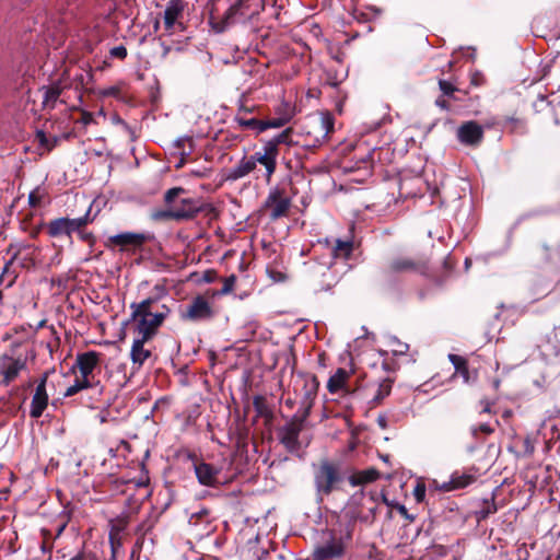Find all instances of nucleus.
Returning a JSON list of instances; mask_svg holds the SVG:
<instances>
[{"label": "nucleus", "instance_id": "24", "mask_svg": "<svg viewBox=\"0 0 560 560\" xmlns=\"http://www.w3.org/2000/svg\"><path fill=\"white\" fill-rule=\"evenodd\" d=\"M380 477V472L374 468L358 471L350 476L349 482L352 486H361L375 481Z\"/></svg>", "mask_w": 560, "mask_h": 560}, {"label": "nucleus", "instance_id": "3", "mask_svg": "<svg viewBox=\"0 0 560 560\" xmlns=\"http://www.w3.org/2000/svg\"><path fill=\"white\" fill-rule=\"evenodd\" d=\"M319 383L315 375L299 374L294 380V393L300 398V408L296 413L308 418L317 396Z\"/></svg>", "mask_w": 560, "mask_h": 560}, {"label": "nucleus", "instance_id": "46", "mask_svg": "<svg viewBox=\"0 0 560 560\" xmlns=\"http://www.w3.org/2000/svg\"><path fill=\"white\" fill-rule=\"evenodd\" d=\"M397 510L400 513L401 516H404L407 520L412 521L413 518L408 514V511L405 505L398 504Z\"/></svg>", "mask_w": 560, "mask_h": 560}, {"label": "nucleus", "instance_id": "4", "mask_svg": "<svg viewBox=\"0 0 560 560\" xmlns=\"http://www.w3.org/2000/svg\"><path fill=\"white\" fill-rule=\"evenodd\" d=\"M341 480L342 476L338 463L323 459L314 468V482L319 494H330Z\"/></svg>", "mask_w": 560, "mask_h": 560}, {"label": "nucleus", "instance_id": "55", "mask_svg": "<svg viewBox=\"0 0 560 560\" xmlns=\"http://www.w3.org/2000/svg\"><path fill=\"white\" fill-rule=\"evenodd\" d=\"M285 404L289 405V406L293 405L292 400H290V399H288Z\"/></svg>", "mask_w": 560, "mask_h": 560}, {"label": "nucleus", "instance_id": "51", "mask_svg": "<svg viewBox=\"0 0 560 560\" xmlns=\"http://www.w3.org/2000/svg\"><path fill=\"white\" fill-rule=\"evenodd\" d=\"M47 378H48V373H45L36 387L46 388Z\"/></svg>", "mask_w": 560, "mask_h": 560}, {"label": "nucleus", "instance_id": "47", "mask_svg": "<svg viewBox=\"0 0 560 560\" xmlns=\"http://www.w3.org/2000/svg\"><path fill=\"white\" fill-rule=\"evenodd\" d=\"M408 350V345L406 343H401V342H397V348L394 349V352L395 353H399V354H404L406 353Z\"/></svg>", "mask_w": 560, "mask_h": 560}, {"label": "nucleus", "instance_id": "30", "mask_svg": "<svg viewBox=\"0 0 560 560\" xmlns=\"http://www.w3.org/2000/svg\"><path fill=\"white\" fill-rule=\"evenodd\" d=\"M36 139L39 144L50 151L57 143V139H49L44 131H37Z\"/></svg>", "mask_w": 560, "mask_h": 560}, {"label": "nucleus", "instance_id": "31", "mask_svg": "<svg viewBox=\"0 0 560 560\" xmlns=\"http://www.w3.org/2000/svg\"><path fill=\"white\" fill-rule=\"evenodd\" d=\"M184 192V189L182 187H174V188H171L168 189L166 192H165V196H164V201L166 205H168L170 207L171 206H175L174 202H175V199Z\"/></svg>", "mask_w": 560, "mask_h": 560}, {"label": "nucleus", "instance_id": "21", "mask_svg": "<svg viewBox=\"0 0 560 560\" xmlns=\"http://www.w3.org/2000/svg\"><path fill=\"white\" fill-rule=\"evenodd\" d=\"M48 405V395L46 388L36 387L32 397L31 411L32 418H39Z\"/></svg>", "mask_w": 560, "mask_h": 560}, {"label": "nucleus", "instance_id": "9", "mask_svg": "<svg viewBox=\"0 0 560 560\" xmlns=\"http://www.w3.org/2000/svg\"><path fill=\"white\" fill-rule=\"evenodd\" d=\"M279 155V149L277 148V143L267 142L260 150L255 152L253 160H255V165L257 163L261 164L265 170V176L267 182L270 180L272 174L276 171L277 158Z\"/></svg>", "mask_w": 560, "mask_h": 560}, {"label": "nucleus", "instance_id": "35", "mask_svg": "<svg viewBox=\"0 0 560 560\" xmlns=\"http://www.w3.org/2000/svg\"><path fill=\"white\" fill-rule=\"evenodd\" d=\"M474 478L471 476H462L452 480L454 488H464L471 483Z\"/></svg>", "mask_w": 560, "mask_h": 560}, {"label": "nucleus", "instance_id": "2", "mask_svg": "<svg viewBox=\"0 0 560 560\" xmlns=\"http://www.w3.org/2000/svg\"><path fill=\"white\" fill-rule=\"evenodd\" d=\"M334 130V118L328 113L310 116L303 124L300 132L301 142L306 148L322 145Z\"/></svg>", "mask_w": 560, "mask_h": 560}, {"label": "nucleus", "instance_id": "1", "mask_svg": "<svg viewBox=\"0 0 560 560\" xmlns=\"http://www.w3.org/2000/svg\"><path fill=\"white\" fill-rule=\"evenodd\" d=\"M154 300L147 299L139 304H132V318L137 322L138 335L144 339H151L156 329L168 314V308L162 306V311H153Z\"/></svg>", "mask_w": 560, "mask_h": 560}, {"label": "nucleus", "instance_id": "13", "mask_svg": "<svg viewBox=\"0 0 560 560\" xmlns=\"http://www.w3.org/2000/svg\"><path fill=\"white\" fill-rule=\"evenodd\" d=\"M100 362V353L89 351L77 357V365L79 368L81 378L91 381L92 373Z\"/></svg>", "mask_w": 560, "mask_h": 560}, {"label": "nucleus", "instance_id": "26", "mask_svg": "<svg viewBox=\"0 0 560 560\" xmlns=\"http://www.w3.org/2000/svg\"><path fill=\"white\" fill-rule=\"evenodd\" d=\"M61 93V88L59 85H54L45 90L44 92V104L45 106L54 107L56 101L58 100Z\"/></svg>", "mask_w": 560, "mask_h": 560}, {"label": "nucleus", "instance_id": "45", "mask_svg": "<svg viewBox=\"0 0 560 560\" xmlns=\"http://www.w3.org/2000/svg\"><path fill=\"white\" fill-rule=\"evenodd\" d=\"M215 272L212 271V270H207L205 273H203V281L207 282V283H210V282H213L215 280Z\"/></svg>", "mask_w": 560, "mask_h": 560}, {"label": "nucleus", "instance_id": "17", "mask_svg": "<svg viewBox=\"0 0 560 560\" xmlns=\"http://www.w3.org/2000/svg\"><path fill=\"white\" fill-rule=\"evenodd\" d=\"M174 220H186L195 217L199 212L198 203L190 198L182 199L179 205L173 206Z\"/></svg>", "mask_w": 560, "mask_h": 560}, {"label": "nucleus", "instance_id": "43", "mask_svg": "<svg viewBox=\"0 0 560 560\" xmlns=\"http://www.w3.org/2000/svg\"><path fill=\"white\" fill-rule=\"evenodd\" d=\"M119 93V89L116 88V86H110L108 89H105L103 92H102V95L103 96H116L118 95Z\"/></svg>", "mask_w": 560, "mask_h": 560}, {"label": "nucleus", "instance_id": "50", "mask_svg": "<svg viewBox=\"0 0 560 560\" xmlns=\"http://www.w3.org/2000/svg\"><path fill=\"white\" fill-rule=\"evenodd\" d=\"M47 378H48V373H45L36 387L46 388Z\"/></svg>", "mask_w": 560, "mask_h": 560}, {"label": "nucleus", "instance_id": "27", "mask_svg": "<svg viewBox=\"0 0 560 560\" xmlns=\"http://www.w3.org/2000/svg\"><path fill=\"white\" fill-rule=\"evenodd\" d=\"M92 383L91 381L83 380L81 377H77L73 385L69 386L67 390L65 392V397H71L79 393L80 390L91 387Z\"/></svg>", "mask_w": 560, "mask_h": 560}, {"label": "nucleus", "instance_id": "53", "mask_svg": "<svg viewBox=\"0 0 560 560\" xmlns=\"http://www.w3.org/2000/svg\"><path fill=\"white\" fill-rule=\"evenodd\" d=\"M113 121H114V122H117V124H122V125H124V121H122V120H121V118H120V117H118V116H114V117H113Z\"/></svg>", "mask_w": 560, "mask_h": 560}, {"label": "nucleus", "instance_id": "38", "mask_svg": "<svg viewBox=\"0 0 560 560\" xmlns=\"http://www.w3.org/2000/svg\"><path fill=\"white\" fill-rule=\"evenodd\" d=\"M413 495L417 502H422L425 497V486L424 483H418L413 490Z\"/></svg>", "mask_w": 560, "mask_h": 560}, {"label": "nucleus", "instance_id": "11", "mask_svg": "<svg viewBox=\"0 0 560 560\" xmlns=\"http://www.w3.org/2000/svg\"><path fill=\"white\" fill-rule=\"evenodd\" d=\"M457 138L464 144L478 145L483 138V128L474 120L466 121L458 127Z\"/></svg>", "mask_w": 560, "mask_h": 560}, {"label": "nucleus", "instance_id": "7", "mask_svg": "<svg viewBox=\"0 0 560 560\" xmlns=\"http://www.w3.org/2000/svg\"><path fill=\"white\" fill-rule=\"evenodd\" d=\"M90 221L89 214L77 219L59 218L47 224V232L51 237L70 236L71 233L88 225Z\"/></svg>", "mask_w": 560, "mask_h": 560}, {"label": "nucleus", "instance_id": "28", "mask_svg": "<svg viewBox=\"0 0 560 560\" xmlns=\"http://www.w3.org/2000/svg\"><path fill=\"white\" fill-rule=\"evenodd\" d=\"M448 358H450L451 362L454 364L456 371L459 372L463 375V377L465 378V381L467 382L469 376H468V371H467V366H466V360L456 354H450Z\"/></svg>", "mask_w": 560, "mask_h": 560}, {"label": "nucleus", "instance_id": "15", "mask_svg": "<svg viewBox=\"0 0 560 560\" xmlns=\"http://www.w3.org/2000/svg\"><path fill=\"white\" fill-rule=\"evenodd\" d=\"M145 241L143 234L121 233L109 237V242L122 249L140 247Z\"/></svg>", "mask_w": 560, "mask_h": 560}, {"label": "nucleus", "instance_id": "23", "mask_svg": "<svg viewBox=\"0 0 560 560\" xmlns=\"http://www.w3.org/2000/svg\"><path fill=\"white\" fill-rule=\"evenodd\" d=\"M349 377V374L343 369H338L337 372L331 375L327 383V388L329 393L335 394L341 389H347V380Z\"/></svg>", "mask_w": 560, "mask_h": 560}, {"label": "nucleus", "instance_id": "32", "mask_svg": "<svg viewBox=\"0 0 560 560\" xmlns=\"http://www.w3.org/2000/svg\"><path fill=\"white\" fill-rule=\"evenodd\" d=\"M236 282V277L231 275L230 277L224 278L223 287L221 289V294H228L233 291L234 284Z\"/></svg>", "mask_w": 560, "mask_h": 560}, {"label": "nucleus", "instance_id": "34", "mask_svg": "<svg viewBox=\"0 0 560 560\" xmlns=\"http://www.w3.org/2000/svg\"><path fill=\"white\" fill-rule=\"evenodd\" d=\"M479 432L483 434H491L493 432V429L487 423H482L478 427L471 428V434L474 438H478Z\"/></svg>", "mask_w": 560, "mask_h": 560}, {"label": "nucleus", "instance_id": "36", "mask_svg": "<svg viewBox=\"0 0 560 560\" xmlns=\"http://www.w3.org/2000/svg\"><path fill=\"white\" fill-rule=\"evenodd\" d=\"M291 129H287L279 133L277 137H275L270 142L277 143V147L281 143L291 144V141L289 140Z\"/></svg>", "mask_w": 560, "mask_h": 560}, {"label": "nucleus", "instance_id": "25", "mask_svg": "<svg viewBox=\"0 0 560 560\" xmlns=\"http://www.w3.org/2000/svg\"><path fill=\"white\" fill-rule=\"evenodd\" d=\"M352 252V242L336 240L331 248V254L335 258H348Z\"/></svg>", "mask_w": 560, "mask_h": 560}, {"label": "nucleus", "instance_id": "48", "mask_svg": "<svg viewBox=\"0 0 560 560\" xmlns=\"http://www.w3.org/2000/svg\"><path fill=\"white\" fill-rule=\"evenodd\" d=\"M93 121V115L91 113L84 112L82 114V122L84 125H89Z\"/></svg>", "mask_w": 560, "mask_h": 560}, {"label": "nucleus", "instance_id": "40", "mask_svg": "<svg viewBox=\"0 0 560 560\" xmlns=\"http://www.w3.org/2000/svg\"><path fill=\"white\" fill-rule=\"evenodd\" d=\"M237 121L241 126H243L245 128H254L259 124V121L255 118H250V119L237 118Z\"/></svg>", "mask_w": 560, "mask_h": 560}, {"label": "nucleus", "instance_id": "29", "mask_svg": "<svg viewBox=\"0 0 560 560\" xmlns=\"http://www.w3.org/2000/svg\"><path fill=\"white\" fill-rule=\"evenodd\" d=\"M46 197L45 189L40 187H36L31 191L28 196V202L32 207H39L42 205L43 199Z\"/></svg>", "mask_w": 560, "mask_h": 560}, {"label": "nucleus", "instance_id": "14", "mask_svg": "<svg viewBox=\"0 0 560 560\" xmlns=\"http://www.w3.org/2000/svg\"><path fill=\"white\" fill-rule=\"evenodd\" d=\"M195 472L198 481L203 486L213 487L218 483L219 470L210 464H197L195 466Z\"/></svg>", "mask_w": 560, "mask_h": 560}, {"label": "nucleus", "instance_id": "16", "mask_svg": "<svg viewBox=\"0 0 560 560\" xmlns=\"http://www.w3.org/2000/svg\"><path fill=\"white\" fill-rule=\"evenodd\" d=\"M256 168L253 156L243 158L236 165L229 170L226 179L237 180L250 174Z\"/></svg>", "mask_w": 560, "mask_h": 560}, {"label": "nucleus", "instance_id": "12", "mask_svg": "<svg viewBox=\"0 0 560 560\" xmlns=\"http://www.w3.org/2000/svg\"><path fill=\"white\" fill-rule=\"evenodd\" d=\"M290 206V199L283 196L280 191L271 192L266 200V208L272 220L285 217L289 212Z\"/></svg>", "mask_w": 560, "mask_h": 560}, {"label": "nucleus", "instance_id": "6", "mask_svg": "<svg viewBox=\"0 0 560 560\" xmlns=\"http://www.w3.org/2000/svg\"><path fill=\"white\" fill-rule=\"evenodd\" d=\"M306 419L302 418V415L295 413L289 422L278 429V439L288 451L295 452L300 448L299 436Z\"/></svg>", "mask_w": 560, "mask_h": 560}, {"label": "nucleus", "instance_id": "33", "mask_svg": "<svg viewBox=\"0 0 560 560\" xmlns=\"http://www.w3.org/2000/svg\"><path fill=\"white\" fill-rule=\"evenodd\" d=\"M174 208L171 206L166 210L158 211L153 214V218L156 220H174Z\"/></svg>", "mask_w": 560, "mask_h": 560}, {"label": "nucleus", "instance_id": "42", "mask_svg": "<svg viewBox=\"0 0 560 560\" xmlns=\"http://www.w3.org/2000/svg\"><path fill=\"white\" fill-rule=\"evenodd\" d=\"M288 120H289V118L272 119L268 122V126L272 127V128H279V127L283 126L285 122H288Z\"/></svg>", "mask_w": 560, "mask_h": 560}, {"label": "nucleus", "instance_id": "54", "mask_svg": "<svg viewBox=\"0 0 560 560\" xmlns=\"http://www.w3.org/2000/svg\"><path fill=\"white\" fill-rule=\"evenodd\" d=\"M483 411H485V412H489V411H490L489 404H486V406H485V408H483Z\"/></svg>", "mask_w": 560, "mask_h": 560}, {"label": "nucleus", "instance_id": "18", "mask_svg": "<svg viewBox=\"0 0 560 560\" xmlns=\"http://www.w3.org/2000/svg\"><path fill=\"white\" fill-rule=\"evenodd\" d=\"M184 4L182 0H171L164 11V25L171 32L177 19L183 14Z\"/></svg>", "mask_w": 560, "mask_h": 560}, {"label": "nucleus", "instance_id": "22", "mask_svg": "<svg viewBox=\"0 0 560 560\" xmlns=\"http://www.w3.org/2000/svg\"><path fill=\"white\" fill-rule=\"evenodd\" d=\"M148 340L149 339H144V337L140 335H138V338L133 340L130 355L135 364L142 365L151 355L150 350L144 348V342Z\"/></svg>", "mask_w": 560, "mask_h": 560}, {"label": "nucleus", "instance_id": "37", "mask_svg": "<svg viewBox=\"0 0 560 560\" xmlns=\"http://www.w3.org/2000/svg\"><path fill=\"white\" fill-rule=\"evenodd\" d=\"M110 56L118 59H125L127 56V49L124 46H116L110 49Z\"/></svg>", "mask_w": 560, "mask_h": 560}, {"label": "nucleus", "instance_id": "52", "mask_svg": "<svg viewBox=\"0 0 560 560\" xmlns=\"http://www.w3.org/2000/svg\"><path fill=\"white\" fill-rule=\"evenodd\" d=\"M436 104H438L439 106L443 107V108H446V103H445V101L438 100V101H436Z\"/></svg>", "mask_w": 560, "mask_h": 560}, {"label": "nucleus", "instance_id": "41", "mask_svg": "<svg viewBox=\"0 0 560 560\" xmlns=\"http://www.w3.org/2000/svg\"><path fill=\"white\" fill-rule=\"evenodd\" d=\"M208 515V511L207 510H201L200 512L198 513H194L190 515L189 517V523L192 524V525H197L198 524V521L203 517V516H207Z\"/></svg>", "mask_w": 560, "mask_h": 560}, {"label": "nucleus", "instance_id": "5", "mask_svg": "<svg viewBox=\"0 0 560 560\" xmlns=\"http://www.w3.org/2000/svg\"><path fill=\"white\" fill-rule=\"evenodd\" d=\"M351 538L350 533L336 535L332 532L327 534V538L318 544L313 551V560H329L340 558Z\"/></svg>", "mask_w": 560, "mask_h": 560}, {"label": "nucleus", "instance_id": "49", "mask_svg": "<svg viewBox=\"0 0 560 560\" xmlns=\"http://www.w3.org/2000/svg\"><path fill=\"white\" fill-rule=\"evenodd\" d=\"M236 11H237L236 5L231 7L225 14V21H228L230 18H232Z\"/></svg>", "mask_w": 560, "mask_h": 560}, {"label": "nucleus", "instance_id": "39", "mask_svg": "<svg viewBox=\"0 0 560 560\" xmlns=\"http://www.w3.org/2000/svg\"><path fill=\"white\" fill-rule=\"evenodd\" d=\"M439 85H440L441 91L445 95H451L456 90L450 82L444 81V80H440Z\"/></svg>", "mask_w": 560, "mask_h": 560}, {"label": "nucleus", "instance_id": "19", "mask_svg": "<svg viewBox=\"0 0 560 560\" xmlns=\"http://www.w3.org/2000/svg\"><path fill=\"white\" fill-rule=\"evenodd\" d=\"M424 267V264L416 261L411 258L399 257L395 258L388 265V271L396 272H407V271H419Z\"/></svg>", "mask_w": 560, "mask_h": 560}, {"label": "nucleus", "instance_id": "20", "mask_svg": "<svg viewBox=\"0 0 560 560\" xmlns=\"http://www.w3.org/2000/svg\"><path fill=\"white\" fill-rule=\"evenodd\" d=\"M127 524L128 522L126 518H116L110 521L109 541L113 552H116V550L121 546L122 533L127 528Z\"/></svg>", "mask_w": 560, "mask_h": 560}, {"label": "nucleus", "instance_id": "10", "mask_svg": "<svg viewBox=\"0 0 560 560\" xmlns=\"http://www.w3.org/2000/svg\"><path fill=\"white\" fill-rule=\"evenodd\" d=\"M213 316V311L210 303L203 296H197L187 306L186 311L182 314V318L190 322H200L210 319Z\"/></svg>", "mask_w": 560, "mask_h": 560}, {"label": "nucleus", "instance_id": "8", "mask_svg": "<svg viewBox=\"0 0 560 560\" xmlns=\"http://www.w3.org/2000/svg\"><path fill=\"white\" fill-rule=\"evenodd\" d=\"M26 369V359L25 358H14L10 354H1L0 355V376L1 384L4 386H9L12 382H14L20 373Z\"/></svg>", "mask_w": 560, "mask_h": 560}, {"label": "nucleus", "instance_id": "44", "mask_svg": "<svg viewBox=\"0 0 560 560\" xmlns=\"http://www.w3.org/2000/svg\"><path fill=\"white\" fill-rule=\"evenodd\" d=\"M78 232H79L80 237H81L84 242H88L90 245H93V243H94V237H93V235H92L91 233L81 232V230H80V231H78Z\"/></svg>", "mask_w": 560, "mask_h": 560}]
</instances>
